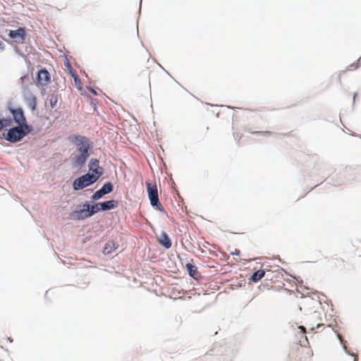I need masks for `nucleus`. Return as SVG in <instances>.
<instances>
[{
  "label": "nucleus",
  "instance_id": "aec40b11",
  "mask_svg": "<svg viewBox=\"0 0 361 361\" xmlns=\"http://www.w3.org/2000/svg\"><path fill=\"white\" fill-rule=\"evenodd\" d=\"M48 102L49 103V105L51 108L56 107L57 103H58V97L56 95H51L49 98L48 99Z\"/></svg>",
  "mask_w": 361,
  "mask_h": 361
},
{
  "label": "nucleus",
  "instance_id": "20e7f679",
  "mask_svg": "<svg viewBox=\"0 0 361 361\" xmlns=\"http://www.w3.org/2000/svg\"><path fill=\"white\" fill-rule=\"evenodd\" d=\"M98 180V176L87 173L78 178H76L73 183L75 190H82L84 188L90 185Z\"/></svg>",
  "mask_w": 361,
  "mask_h": 361
},
{
  "label": "nucleus",
  "instance_id": "f257e3e1",
  "mask_svg": "<svg viewBox=\"0 0 361 361\" xmlns=\"http://www.w3.org/2000/svg\"><path fill=\"white\" fill-rule=\"evenodd\" d=\"M31 131V128L27 130L24 128L23 126L10 128L6 134H4L5 139L11 142H17L21 140L25 135Z\"/></svg>",
  "mask_w": 361,
  "mask_h": 361
},
{
  "label": "nucleus",
  "instance_id": "423d86ee",
  "mask_svg": "<svg viewBox=\"0 0 361 361\" xmlns=\"http://www.w3.org/2000/svg\"><path fill=\"white\" fill-rule=\"evenodd\" d=\"M9 38L17 44H23L26 37L25 27H19L16 30H9L8 34Z\"/></svg>",
  "mask_w": 361,
  "mask_h": 361
},
{
  "label": "nucleus",
  "instance_id": "6ab92c4d",
  "mask_svg": "<svg viewBox=\"0 0 361 361\" xmlns=\"http://www.w3.org/2000/svg\"><path fill=\"white\" fill-rule=\"evenodd\" d=\"M13 125L12 120L11 118H2L0 119V131L6 127H11Z\"/></svg>",
  "mask_w": 361,
  "mask_h": 361
},
{
  "label": "nucleus",
  "instance_id": "9d476101",
  "mask_svg": "<svg viewBox=\"0 0 361 361\" xmlns=\"http://www.w3.org/2000/svg\"><path fill=\"white\" fill-rule=\"evenodd\" d=\"M329 266L331 269H343L345 267V261L341 257L335 255L329 260Z\"/></svg>",
  "mask_w": 361,
  "mask_h": 361
},
{
  "label": "nucleus",
  "instance_id": "dca6fc26",
  "mask_svg": "<svg viewBox=\"0 0 361 361\" xmlns=\"http://www.w3.org/2000/svg\"><path fill=\"white\" fill-rule=\"evenodd\" d=\"M186 268H187V270L188 271V273L190 274V276L196 279L198 276V272H197V267L190 264V263H188L186 264Z\"/></svg>",
  "mask_w": 361,
  "mask_h": 361
},
{
  "label": "nucleus",
  "instance_id": "412c9836",
  "mask_svg": "<svg viewBox=\"0 0 361 361\" xmlns=\"http://www.w3.org/2000/svg\"><path fill=\"white\" fill-rule=\"evenodd\" d=\"M254 133L268 135L271 134V132L270 131H267V130H266V131H257V132H255Z\"/></svg>",
  "mask_w": 361,
  "mask_h": 361
},
{
  "label": "nucleus",
  "instance_id": "6e6552de",
  "mask_svg": "<svg viewBox=\"0 0 361 361\" xmlns=\"http://www.w3.org/2000/svg\"><path fill=\"white\" fill-rule=\"evenodd\" d=\"M113 190V185L111 183H106L101 189L96 191L91 197L92 200H97L102 198L106 194L110 193Z\"/></svg>",
  "mask_w": 361,
  "mask_h": 361
},
{
  "label": "nucleus",
  "instance_id": "ddd939ff",
  "mask_svg": "<svg viewBox=\"0 0 361 361\" xmlns=\"http://www.w3.org/2000/svg\"><path fill=\"white\" fill-rule=\"evenodd\" d=\"M25 100L27 102V105L28 107L34 111L36 109L37 106V98L36 97L32 94L31 92H27L25 95Z\"/></svg>",
  "mask_w": 361,
  "mask_h": 361
},
{
  "label": "nucleus",
  "instance_id": "2eb2a0df",
  "mask_svg": "<svg viewBox=\"0 0 361 361\" xmlns=\"http://www.w3.org/2000/svg\"><path fill=\"white\" fill-rule=\"evenodd\" d=\"M88 156V152H80V154L75 157L74 163L78 166H82L85 163Z\"/></svg>",
  "mask_w": 361,
  "mask_h": 361
},
{
  "label": "nucleus",
  "instance_id": "7ed1b4c3",
  "mask_svg": "<svg viewBox=\"0 0 361 361\" xmlns=\"http://www.w3.org/2000/svg\"><path fill=\"white\" fill-rule=\"evenodd\" d=\"M146 187L151 205L160 212H164V209L159 200L157 184H152L149 181H146Z\"/></svg>",
  "mask_w": 361,
  "mask_h": 361
},
{
  "label": "nucleus",
  "instance_id": "5701e85b",
  "mask_svg": "<svg viewBox=\"0 0 361 361\" xmlns=\"http://www.w3.org/2000/svg\"><path fill=\"white\" fill-rule=\"evenodd\" d=\"M299 329H301V331H302L303 333H305V331H305V327H303V326H299Z\"/></svg>",
  "mask_w": 361,
  "mask_h": 361
},
{
  "label": "nucleus",
  "instance_id": "f8f14e48",
  "mask_svg": "<svg viewBox=\"0 0 361 361\" xmlns=\"http://www.w3.org/2000/svg\"><path fill=\"white\" fill-rule=\"evenodd\" d=\"M118 205V202L114 200L99 202V206L102 211L110 210L116 208Z\"/></svg>",
  "mask_w": 361,
  "mask_h": 361
},
{
  "label": "nucleus",
  "instance_id": "0eeeda50",
  "mask_svg": "<svg viewBox=\"0 0 361 361\" xmlns=\"http://www.w3.org/2000/svg\"><path fill=\"white\" fill-rule=\"evenodd\" d=\"M11 112L13 116V119L15 122L19 126H23L24 128L28 129L31 128L30 126H29L27 123L26 118L24 116L23 111L21 109H11Z\"/></svg>",
  "mask_w": 361,
  "mask_h": 361
},
{
  "label": "nucleus",
  "instance_id": "1a4fd4ad",
  "mask_svg": "<svg viewBox=\"0 0 361 361\" xmlns=\"http://www.w3.org/2000/svg\"><path fill=\"white\" fill-rule=\"evenodd\" d=\"M50 81L49 73L45 69H41L38 71L37 78V84L40 86L47 85Z\"/></svg>",
  "mask_w": 361,
  "mask_h": 361
},
{
  "label": "nucleus",
  "instance_id": "a211bd4d",
  "mask_svg": "<svg viewBox=\"0 0 361 361\" xmlns=\"http://www.w3.org/2000/svg\"><path fill=\"white\" fill-rule=\"evenodd\" d=\"M116 248L114 241H109L106 243L103 252L104 254H110L115 250Z\"/></svg>",
  "mask_w": 361,
  "mask_h": 361
},
{
  "label": "nucleus",
  "instance_id": "f3484780",
  "mask_svg": "<svg viewBox=\"0 0 361 361\" xmlns=\"http://www.w3.org/2000/svg\"><path fill=\"white\" fill-rule=\"evenodd\" d=\"M265 272L262 269L257 270V271L254 272L253 274L251 276V280L253 282H257L261 279H262L264 276Z\"/></svg>",
  "mask_w": 361,
  "mask_h": 361
},
{
  "label": "nucleus",
  "instance_id": "4be33fe9",
  "mask_svg": "<svg viewBox=\"0 0 361 361\" xmlns=\"http://www.w3.org/2000/svg\"><path fill=\"white\" fill-rule=\"evenodd\" d=\"M307 354L309 355V357H311L312 355H313V353L311 350H308V351L307 352Z\"/></svg>",
  "mask_w": 361,
  "mask_h": 361
},
{
  "label": "nucleus",
  "instance_id": "39448f33",
  "mask_svg": "<svg viewBox=\"0 0 361 361\" xmlns=\"http://www.w3.org/2000/svg\"><path fill=\"white\" fill-rule=\"evenodd\" d=\"M72 142L75 143L77 150L79 152H88L90 148L89 140L83 136L76 135L72 138Z\"/></svg>",
  "mask_w": 361,
  "mask_h": 361
},
{
  "label": "nucleus",
  "instance_id": "4468645a",
  "mask_svg": "<svg viewBox=\"0 0 361 361\" xmlns=\"http://www.w3.org/2000/svg\"><path fill=\"white\" fill-rule=\"evenodd\" d=\"M159 243L166 249H169L171 247V239L164 232L161 233L160 238H159Z\"/></svg>",
  "mask_w": 361,
  "mask_h": 361
},
{
  "label": "nucleus",
  "instance_id": "9b49d317",
  "mask_svg": "<svg viewBox=\"0 0 361 361\" xmlns=\"http://www.w3.org/2000/svg\"><path fill=\"white\" fill-rule=\"evenodd\" d=\"M89 169L94 176H98V178L102 175L103 169L99 166V160L97 159H92L90 161Z\"/></svg>",
  "mask_w": 361,
  "mask_h": 361
},
{
  "label": "nucleus",
  "instance_id": "f03ea898",
  "mask_svg": "<svg viewBox=\"0 0 361 361\" xmlns=\"http://www.w3.org/2000/svg\"><path fill=\"white\" fill-rule=\"evenodd\" d=\"M102 211L99 206V202L90 206L89 204H84L82 209L80 211L74 212L72 214L73 219H85L90 217L93 214Z\"/></svg>",
  "mask_w": 361,
  "mask_h": 361
}]
</instances>
